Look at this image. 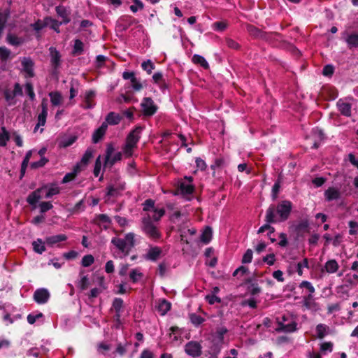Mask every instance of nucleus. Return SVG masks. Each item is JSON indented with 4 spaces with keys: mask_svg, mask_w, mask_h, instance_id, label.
<instances>
[{
    "mask_svg": "<svg viewBox=\"0 0 358 358\" xmlns=\"http://www.w3.org/2000/svg\"><path fill=\"white\" fill-rule=\"evenodd\" d=\"M337 107L341 113L345 116L351 115V105L340 99L337 102Z\"/></svg>",
    "mask_w": 358,
    "mask_h": 358,
    "instance_id": "5701e85b",
    "label": "nucleus"
},
{
    "mask_svg": "<svg viewBox=\"0 0 358 358\" xmlns=\"http://www.w3.org/2000/svg\"><path fill=\"white\" fill-rule=\"evenodd\" d=\"M324 196L327 201H333L338 199L340 196V191L335 187H329L324 192Z\"/></svg>",
    "mask_w": 358,
    "mask_h": 358,
    "instance_id": "a878e982",
    "label": "nucleus"
},
{
    "mask_svg": "<svg viewBox=\"0 0 358 358\" xmlns=\"http://www.w3.org/2000/svg\"><path fill=\"white\" fill-rule=\"evenodd\" d=\"M142 69L145 71L148 74H150L152 70L155 69L154 64L151 62V60L148 59L145 61L141 64Z\"/></svg>",
    "mask_w": 358,
    "mask_h": 358,
    "instance_id": "603ef678",
    "label": "nucleus"
},
{
    "mask_svg": "<svg viewBox=\"0 0 358 358\" xmlns=\"http://www.w3.org/2000/svg\"><path fill=\"white\" fill-rule=\"evenodd\" d=\"M308 228V222L307 220H302L296 227L298 233H304L307 231Z\"/></svg>",
    "mask_w": 358,
    "mask_h": 358,
    "instance_id": "bf43d9fd",
    "label": "nucleus"
},
{
    "mask_svg": "<svg viewBox=\"0 0 358 358\" xmlns=\"http://www.w3.org/2000/svg\"><path fill=\"white\" fill-rule=\"evenodd\" d=\"M184 179L185 180L180 183V190L182 194H191L194 189L192 184L193 178L191 176H185Z\"/></svg>",
    "mask_w": 358,
    "mask_h": 358,
    "instance_id": "ddd939ff",
    "label": "nucleus"
},
{
    "mask_svg": "<svg viewBox=\"0 0 358 358\" xmlns=\"http://www.w3.org/2000/svg\"><path fill=\"white\" fill-rule=\"evenodd\" d=\"M49 51L52 66L56 70L59 68L61 64V55L54 47H50L49 48Z\"/></svg>",
    "mask_w": 358,
    "mask_h": 358,
    "instance_id": "a211bd4d",
    "label": "nucleus"
},
{
    "mask_svg": "<svg viewBox=\"0 0 358 358\" xmlns=\"http://www.w3.org/2000/svg\"><path fill=\"white\" fill-rule=\"evenodd\" d=\"M2 132L0 133V146H5L9 141V134L4 127L1 128Z\"/></svg>",
    "mask_w": 358,
    "mask_h": 358,
    "instance_id": "8fccbe9b",
    "label": "nucleus"
},
{
    "mask_svg": "<svg viewBox=\"0 0 358 358\" xmlns=\"http://www.w3.org/2000/svg\"><path fill=\"white\" fill-rule=\"evenodd\" d=\"M212 27L215 31H223L227 29V24L223 21L215 22L213 24Z\"/></svg>",
    "mask_w": 358,
    "mask_h": 358,
    "instance_id": "5fc2aeb1",
    "label": "nucleus"
},
{
    "mask_svg": "<svg viewBox=\"0 0 358 358\" xmlns=\"http://www.w3.org/2000/svg\"><path fill=\"white\" fill-rule=\"evenodd\" d=\"M50 298V294L46 289H38L34 294V299L38 303H46Z\"/></svg>",
    "mask_w": 358,
    "mask_h": 358,
    "instance_id": "2eb2a0df",
    "label": "nucleus"
},
{
    "mask_svg": "<svg viewBox=\"0 0 358 358\" xmlns=\"http://www.w3.org/2000/svg\"><path fill=\"white\" fill-rule=\"evenodd\" d=\"M106 189L107 196H117L119 194L120 190H123L124 189V185H121L119 187H114L113 185H108Z\"/></svg>",
    "mask_w": 358,
    "mask_h": 358,
    "instance_id": "ea45409f",
    "label": "nucleus"
},
{
    "mask_svg": "<svg viewBox=\"0 0 358 358\" xmlns=\"http://www.w3.org/2000/svg\"><path fill=\"white\" fill-rule=\"evenodd\" d=\"M122 78L124 80H129L132 89L138 92L143 88V85L140 78H138L135 76V73L133 71H124L122 73Z\"/></svg>",
    "mask_w": 358,
    "mask_h": 358,
    "instance_id": "9d476101",
    "label": "nucleus"
},
{
    "mask_svg": "<svg viewBox=\"0 0 358 358\" xmlns=\"http://www.w3.org/2000/svg\"><path fill=\"white\" fill-rule=\"evenodd\" d=\"M135 234L129 232L125 234L123 238L115 236L111 239L113 246V255L115 258H124L127 257L132 248L135 246ZM113 251V249H111Z\"/></svg>",
    "mask_w": 358,
    "mask_h": 358,
    "instance_id": "f03ea898",
    "label": "nucleus"
},
{
    "mask_svg": "<svg viewBox=\"0 0 358 358\" xmlns=\"http://www.w3.org/2000/svg\"><path fill=\"white\" fill-rule=\"evenodd\" d=\"M6 41L13 46H20L24 42V40L22 37H19L15 34L9 33L6 37Z\"/></svg>",
    "mask_w": 358,
    "mask_h": 358,
    "instance_id": "b1692460",
    "label": "nucleus"
},
{
    "mask_svg": "<svg viewBox=\"0 0 358 358\" xmlns=\"http://www.w3.org/2000/svg\"><path fill=\"white\" fill-rule=\"evenodd\" d=\"M141 230L150 240L157 242L162 238L159 229L151 220V215L146 213L141 221Z\"/></svg>",
    "mask_w": 358,
    "mask_h": 358,
    "instance_id": "7ed1b4c3",
    "label": "nucleus"
},
{
    "mask_svg": "<svg viewBox=\"0 0 358 358\" xmlns=\"http://www.w3.org/2000/svg\"><path fill=\"white\" fill-rule=\"evenodd\" d=\"M153 215L151 216L152 222H158L165 215V210L163 208H156L152 212Z\"/></svg>",
    "mask_w": 358,
    "mask_h": 358,
    "instance_id": "79ce46f5",
    "label": "nucleus"
},
{
    "mask_svg": "<svg viewBox=\"0 0 358 358\" xmlns=\"http://www.w3.org/2000/svg\"><path fill=\"white\" fill-rule=\"evenodd\" d=\"M77 139V137L75 136H71L66 138L62 139L59 142V147L61 148H67L71 145Z\"/></svg>",
    "mask_w": 358,
    "mask_h": 358,
    "instance_id": "49530a36",
    "label": "nucleus"
},
{
    "mask_svg": "<svg viewBox=\"0 0 358 358\" xmlns=\"http://www.w3.org/2000/svg\"><path fill=\"white\" fill-rule=\"evenodd\" d=\"M44 189V188H40L34 192H31L27 197V201L30 205H34L36 204L41 199V196L40 194L41 192H42Z\"/></svg>",
    "mask_w": 358,
    "mask_h": 358,
    "instance_id": "c85d7f7f",
    "label": "nucleus"
},
{
    "mask_svg": "<svg viewBox=\"0 0 358 358\" xmlns=\"http://www.w3.org/2000/svg\"><path fill=\"white\" fill-rule=\"evenodd\" d=\"M94 96L95 92L94 91L90 90L86 92L85 96V105L83 106L85 108H92L94 106V103L93 101Z\"/></svg>",
    "mask_w": 358,
    "mask_h": 358,
    "instance_id": "c756f323",
    "label": "nucleus"
},
{
    "mask_svg": "<svg viewBox=\"0 0 358 358\" xmlns=\"http://www.w3.org/2000/svg\"><path fill=\"white\" fill-rule=\"evenodd\" d=\"M143 210L144 212H153L157 208L155 206V201L151 199H146L143 203Z\"/></svg>",
    "mask_w": 358,
    "mask_h": 358,
    "instance_id": "58836bf2",
    "label": "nucleus"
},
{
    "mask_svg": "<svg viewBox=\"0 0 358 358\" xmlns=\"http://www.w3.org/2000/svg\"><path fill=\"white\" fill-rule=\"evenodd\" d=\"M129 277L132 283H137L143 278V273L140 268H136L130 271Z\"/></svg>",
    "mask_w": 358,
    "mask_h": 358,
    "instance_id": "393cba45",
    "label": "nucleus"
},
{
    "mask_svg": "<svg viewBox=\"0 0 358 358\" xmlns=\"http://www.w3.org/2000/svg\"><path fill=\"white\" fill-rule=\"evenodd\" d=\"M141 106L145 116H152L157 110V106L150 97L144 98L141 103Z\"/></svg>",
    "mask_w": 358,
    "mask_h": 358,
    "instance_id": "1a4fd4ad",
    "label": "nucleus"
},
{
    "mask_svg": "<svg viewBox=\"0 0 358 358\" xmlns=\"http://www.w3.org/2000/svg\"><path fill=\"white\" fill-rule=\"evenodd\" d=\"M138 20L135 19L134 17L129 15L122 16L119 20H118V27L121 29V30H127L129 27H131L133 24H137Z\"/></svg>",
    "mask_w": 358,
    "mask_h": 358,
    "instance_id": "4468645a",
    "label": "nucleus"
},
{
    "mask_svg": "<svg viewBox=\"0 0 358 358\" xmlns=\"http://www.w3.org/2000/svg\"><path fill=\"white\" fill-rule=\"evenodd\" d=\"M143 129L142 127L137 126L127 135L125 144L122 148V152L125 157L129 158L132 157L134 150L137 148V143L141 138Z\"/></svg>",
    "mask_w": 358,
    "mask_h": 358,
    "instance_id": "20e7f679",
    "label": "nucleus"
},
{
    "mask_svg": "<svg viewBox=\"0 0 358 358\" xmlns=\"http://www.w3.org/2000/svg\"><path fill=\"white\" fill-rule=\"evenodd\" d=\"M107 123L103 122L100 127L96 129L92 135V141L96 143L104 136L107 130Z\"/></svg>",
    "mask_w": 358,
    "mask_h": 358,
    "instance_id": "4be33fe9",
    "label": "nucleus"
},
{
    "mask_svg": "<svg viewBox=\"0 0 358 358\" xmlns=\"http://www.w3.org/2000/svg\"><path fill=\"white\" fill-rule=\"evenodd\" d=\"M94 222L104 229H107L110 227L111 220L106 214H99L95 216Z\"/></svg>",
    "mask_w": 358,
    "mask_h": 358,
    "instance_id": "dca6fc26",
    "label": "nucleus"
},
{
    "mask_svg": "<svg viewBox=\"0 0 358 358\" xmlns=\"http://www.w3.org/2000/svg\"><path fill=\"white\" fill-rule=\"evenodd\" d=\"M67 239V236L65 234H58L47 237L45 238V243L52 246L57 243L65 241Z\"/></svg>",
    "mask_w": 358,
    "mask_h": 358,
    "instance_id": "cd10ccee",
    "label": "nucleus"
},
{
    "mask_svg": "<svg viewBox=\"0 0 358 358\" xmlns=\"http://www.w3.org/2000/svg\"><path fill=\"white\" fill-rule=\"evenodd\" d=\"M56 12L62 18V23L67 24L70 22L69 13L65 7L62 6H57Z\"/></svg>",
    "mask_w": 358,
    "mask_h": 358,
    "instance_id": "2f4dec72",
    "label": "nucleus"
},
{
    "mask_svg": "<svg viewBox=\"0 0 358 358\" xmlns=\"http://www.w3.org/2000/svg\"><path fill=\"white\" fill-rule=\"evenodd\" d=\"M168 265L165 262H161L158 265L157 273L161 277H164L167 271Z\"/></svg>",
    "mask_w": 358,
    "mask_h": 358,
    "instance_id": "0e129e2a",
    "label": "nucleus"
},
{
    "mask_svg": "<svg viewBox=\"0 0 358 358\" xmlns=\"http://www.w3.org/2000/svg\"><path fill=\"white\" fill-rule=\"evenodd\" d=\"M192 62L196 64H199L205 69H208L209 68L208 63L205 59V58L199 55H194L192 57Z\"/></svg>",
    "mask_w": 358,
    "mask_h": 358,
    "instance_id": "e433bc0d",
    "label": "nucleus"
},
{
    "mask_svg": "<svg viewBox=\"0 0 358 358\" xmlns=\"http://www.w3.org/2000/svg\"><path fill=\"white\" fill-rule=\"evenodd\" d=\"M162 253V249L158 246L150 247L145 255L147 260L156 262Z\"/></svg>",
    "mask_w": 358,
    "mask_h": 358,
    "instance_id": "f3484780",
    "label": "nucleus"
},
{
    "mask_svg": "<svg viewBox=\"0 0 358 358\" xmlns=\"http://www.w3.org/2000/svg\"><path fill=\"white\" fill-rule=\"evenodd\" d=\"M317 336L322 338L329 332V327L325 324H318L316 327Z\"/></svg>",
    "mask_w": 358,
    "mask_h": 358,
    "instance_id": "a18cd8bd",
    "label": "nucleus"
},
{
    "mask_svg": "<svg viewBox=\"0 0 358 358\" xmlns=\"http://www.w3.org/2000/svg\"><path fill=\"white\" fill-rule=\"evenodd\" d=\"M25 92L29 96L31 101H34L36 99V94L34 91V86L31 82L28 81L24 85Z\"/></svg>",
    "mask_w": 358,
    "mask_h": 358,
    "instance_id": "37998d69",
    "label": "nucleus"
},
{
    "mask_svg": "<svg viewBox=\"0 0 358 358\" xmlns=\"http://www.w3.org/2000/svg\"><path fill=\"white\" fill-rule=\"evenodd\" d=\"M278 327L276 330L286 333L293 332L296 329V323L289 315H283L277 318Z\"/></svg>",
    "mask_w": 358,
    "mask_h": 358,
    "instance_id": "39448f33",
    "label": "nucleus"
},
{
    "mask_svg": "<svg viewBox=\"0 0 358 358\" xmlns=\"http://www.w3.org/2000/svg\"><path fill=\"white\" fill-rule=\"evenodd\" d=\"M115 149L112 145H108L106 151V158L104 166L112 167L117 162L122 159V152H117L113 156H112Z\"/></svg>",
    "mask_w": 358,
    "mask_h": 358,
    "instance_id": "6e6552de",
    "label": "nucleus"
},
{
    "mask_svg": "<svg viewBox=\"0 0 358 358\" xmlns=\"http://www.w3.org/2000/svg\"><path fill=\"white\" fill-rule=\"evenodd\" d=\"M41 213H45L52 208V204L49 201L41 202L39 205Z\"/></svg>",
    "mask_w": 358,
    "mask_h": 358,
    "instance_id": "774afa93",
    "label": "nucleus"
},
{
    "mask_svg": "<svg viewBox=\"0 0 358 358\" xmlns=\"http://www.w3.org/2000/svg\"><path fill=\"white\" fill-rule=\"evenodd\" d=\"M300 287L306 288L307 289L306 294H308V295H305L303 296V306L306 309H311L313 306V298L312 296V294L313 293V287L310 282L308 281H303L300 284Z\"/></svg>",
    "mask_w": 358,
    "mask_h": 358,
    "instance_id": "0eeeda50",
    "label": "nucleus"
},
{
    "mask_svg": "<svg viewBox=\"0 0 358 358\" xmlns=\"http://www.w3.org/2000/svg\"><path fill=\"white\" fill-rule=\"evenodd\" d=\"M171 304L166 299H159L156 306L157 311L162 316L165 315L170 310Z\"/></svg>",
    "mask_w": 358,
    "mask_h": 358,
    "instance_id": "6ab92c4d",
    "label": "nucleus"
},
{
    "mask_svg": "<svg viewBox=\"0 0 358 358\" xmlns=\"http://www.w3.org/2000/svg\"><path fill=\"white\" fill-rule=\"evenodd\" d=\"M32 245L34 250L38 254H42L45 250L44 243L40 238L34 241Z\"/></svg>",
    "mask_w": 358,
    "mask_h": 358,
    "instance_id": "c03bdc74",
    "label": "nucleus"
},
{
    "mask_svg": "<svg viewBox=\"0 0 358 358\" xmlns=\"http://www.w3.org/2000/svg\"><path fill=\"white\" fill-rule=\"evenodd\" d=\"M22 69L20 72L24 74L25 78H31L35 76L34 62L29 57H24L20 58Z\"/></svg>",
    "mask_w": 358,
    "mask_h": 358,
    "instance_id": "423d86ee",
    "label": "nucleus"
},
{
    "mask_svg": "<svg viewBox=\"0 0 358 358\" xmlns=\"http://www.w3.org/2000/svg\"><path fill=\"white\" fill-rule=\"evenodd\" d=\"M345 41L348 44L349 48L358 47V34H351L347 35L345 38Z\"/></svg>",
    "mask_w": 358,
    "mask_h": 358,
    "instance_id": "7c9ffc66",
    "label": "nucleus"
},
{
    "mask_svg": "<svg viewBox=\"0 0 358 358\" xmlns=\"http://www.w3.org/2000/svg\"><path fill=\"white\" fill-rule=\"evenodd\" d=\"M92 156L93 150L90 148H88L83 155L80 162H78L76 166H79L80 171L83 170L88 164L90 160L92 158Z\"/></svg>",
    "mask_w": 358,
    "mask_h": 358,
    "instance_id": "aec40b11",
    "label": "nucleus"
},
{
    "mask_svg": "<svg viewBox=\"0 0 358 358\" xmlns=\"http://www.w3.org/2000/svg\"><path fill=\"white\" fill-rule=\"evenodd\" d=\"M308 262L307 259H303L301 262L295 265L296 271L299 275H302L304 268H308Z\"/></svg>",
    "mask_w": 358,
    "mask_h": 358,
    "instance_id": "de8ad7c7",
    "label": "nucleus"
},
{
    "mask_svg": "<svg viewBox=\"0 0 358 358\" xmlns=\"http://www.w3.org/2000/svg\"><path fill=\"white\" fill-rule=\"evenodd\" d=\"M41 112L38 114L37 117L38 122L34 128V132H36L40 127L44 126L45 124L48 116V102L45 99H43L41 101Z\"/></svg>",
    "mask_w": 358,
    "mask_h": 358,
    "instance_id": "f8f14e48",
    "label": "nucleus"
},
{
    "mask_svg": "<svg viewBox=\"0 0 358 358\" xmlns=\"http://www.w3.org/2000/svg\"><path fill=\"white\" fill-rule=\"evenodd\" d=\"M48 162V159L45 157H42L41 159L38 161L31 164V169H38L43 167L45 165V164Z\"/></svg>",
    "mask_w": 358,
    "mask_h": 358,
    "instance_id": "e2e57ef3",
    "label": "nucleus"
},
{
    "mask_svg": "<svg viewBox=\"0 0 358 358\" xmlns=\"http://www.w3.org/2000/svg\"><path fill=\"white\" fill-rule=\"evenodd\" d=\"M89 280L87 276L84 275L81 278L78 282V287L81 290H85L88 287Z\"/></svg>",
    "mask_w": 358,
    "mask_h": 358,
    "instance_id": "338daca9",
    "label": "nucleus"
},
{
    "mask_svg": "<svg viewBox=\"0 0 358 358\" xmlns=\"http://www.w3.org/2000/svg\"><path fill=\"white\" fill-rule=\"evenodd\" d=\"M324 268L327 273H333L338 270V264L335 260H329L325 264Z\"/></svg>",
    "mask_w": 358,
    "mask_h": 358,
    "instance_id": "a19ab883",
    "label": "nucleus"
},
{
    "mask_svg": "<svg viewBox=\"0 0 358 358\" xmlns=\"http://www.w3.org/2000/svg\"><path fill=\"white\" fill-rule=\"evenodd\" d=\"M212 238V229L207 226L204 228L201 235V237H200V239H201V241H202L203 243H208L210 240Z\"/></svg>",
    "mask_w": 358,
    "mask_h": 358,
    "instance_id": "f704fd0d",
    "label": "nucleus"
},
{
    "mask_svg": "<svg viewBox=\"0 0 358 358\" xmlns=\"http://www.w3.org/2000/svg\"><path fill=\"white\" fill-rule=\"evenodd\" d=\"M84 50V44L80 39H76L73 49V55H80Z\"/></svg>",
    "mask_w": 358,
    "mask_h": 358,
    "instance_id": "4c0bfd02",
    "label": "nucleus"
},
{
    "mask_svg": "<svg viewBox=\"0 0 358 358\" xmlns=\"http://www.w3.org/2000/svg\"><path fill=\"white\" fill-rule=\"evenodd\" d=\"M122 120V117L114 112H110L106 117V123L110 125L118 124Z\"/></svg>",
    "mask_w": 358,
    "mask_h": 358,
    "instance_id": "bb28decb",
    "label": "nucleus"
},
{
    "mask_svg": "<svg viewBox=\"0 0 358 358\" xmlns=\"http://www.w3.org/2000/svg\"><path fill=\"white\" fill-rule=\"evenodd\" d=\"M189 320L194 326H199L205 321L204 318L195 313H192L189 315Z\"/></svg>",
    "mask_w": 358,
    "mask_h": 358,
    "instance_id": "3c124183",
    "label": "nucleus"
},
{
    "mask_svg": "<svg viewBox=\"0 0 358 358\" xmlns=\"http://www.w3.org/2000/svg\"><path fill=\"white\" fill-rule=\"evenodd\" d=\"M60 192V188L57 185H51L45 194V198H50Z\"/></svg>",
    "mask_w": 358,
    "mask_h": 358,
    "instance_id": "864d4df0",
    "label": "nucleus"
},
{
    "mask_svg": "<svg viewBox=\"0 0 358 358\" xmlns=\"http://www.w3.org/2000/svg\"><path fill=\"white\" fill-rule=\"evenodd\" d=\"M201 345L196 341H189L185 345V352L192 357H198L201 355Z\"/></svg>",
    "mask_w": 358,
    "mask_h": 358,
    "instance_id": "9b49d317",
    "label": "nucleus"
},
{
    "mask_svg": "<svg viewBox=\"0 0 358 358\" xmlns=\"http://www.w3.org/2000/svg\"><path fill=\"white\" fill-rule=\"evenodd\" d=\"M152 79L155 83L160 85L161 88H163L164 87H165L164 83H163V86L161 85V83L163 82V75L162 73L157 72V73H154V75L152 76Z\"/></svg>",
    "mask_w": 358,
    "mask_h": 358,
    "instance_id": "680f3d73",
    "label": "nucleus"
},
{
    "mask_svg": "<svg viewBox=\"0 0 358 358\" xmlns=\"http://www.w3.org/2000/svg\"><path fill=\"white\" fill-rule=\"evenodd\" d=\"M252 260V250L251 249H248L242 258L243 264H248L250 263Z\"/></svg>",
    "mask_w": 358,
    "mask_h": 358,
    "instance_id": "052dcab7",
    "label": "nucleus"
},
{
    "mask_svg": "<svg viewBox=\"0 0 358 358\" xmlns=\"http://www.w3.org/2000/svg\"><path fill=\"white\" fill-rule=\"evenodd\" d=\"M94 262V258L92 255H85L82 259V265L84 267H88Z\"/></svg>",
    "mask_w": 358,
    "mask_h": 358,
    "instance_id": "4d7b16f0",
    "label": "nucleus"
},
{
    "mask_svg": "<svg viewBox=\"0 0 358 358\" xmlns=\"http://www.w3.org/2000/svg\"><path fill=\"white\" fill-rule=\"evenodd\" d=\"M49 96L50 98V101L52 106H57L62 104V96L60 92H51L49 93Z\"/></svg>",
    "mask_w": 358,
    "mask_h": 358,
    "instance_id": "72a5a7b5",
    "label": "nucleus"
},
{
    "mask_svg": "<svg viewBox=\"0 0 358 358\" xmlns=\"http://www.w3.org/2000/svg\"><path fill=\"white\" fill-rule=\"evenodd\" d=\"M10 50L4 46H0V59L2 61L7 60L10 55Z\"/></svg>",
    "mask_w": 358,
    "mask_h": 358,
    "instance_id": "6e6d98bb",
    "label": "nucleus"
},
{
    "mask_svg": "<svg viewBox=\"0 0 358 358\" xmlns=\"http://www.w3.org/2000/svg\"><path fill=\"white\" fill-rule=\"evenodd\" d=\"M43 315L41 313H37L36 315H34V314H29L27 316V322L30 324H34L36 322V321L38 319L43 317Z\"/></svg>",
    "mask_w": 358,
    "mask_h": 358,
    "instance_id": "69168bd1",
    "label": "nucleus"
},
{
    "mask_svg": "<svg viewBox=\"0 0 358 358\" xmlns=\"http://www.w3.org/2000/svg\"><path fill=\"white\" fill-rule=\"evenodd\" d=\"M123 307V300L120 298H115L113 302V308L115 312H121Z\"/></svg>",
    "mask_w": 358,
    "mask_h": 358,
    "instance_id": "13d9d810",
    "label": "nucleus"
},
{
    "mask_svg": "<svg viewBox=\"0 0 358 358\" xmlns=\"http://www.w3.org/2000/svg\"><path fill=\"white\" fill-rule=\"evenodd\" d=\"M196 230L194 228H191V229H188L187 230L181 231V234H180L181 241L186 243H189L188 240L186 238L187 235L189 234L191 236H193V235L196 234Z\"/></svg>",
    "mask_w": 358,
    "mask_h": 358,
    "instance_id": "09e8293b",
    "label": "nucleus"
},
{
    "mask_svg": "<svg viewBox=\"0 0 358 358\" xmlns=\"http://www.w3.org/2000/svg\"><path fill=\"white\" fill-rule=\"evenodd\" d=\"M290 201L283 200L277 206L271 205L266 210L265 221L268 223H276L287 220L292 209Z\"/></svg>",
    "mask_w": 358,
    "mask_h": 358,
    "instance_id": "f257e3e1",
    "label": "nucleus"
},
{
    "mask_svg": "<svg viewBox=\"0 0 358 358\" xmlns=\"http://www.w3.org/2000/svg\"><path fill=\"white\" fill-rule=\"evenodd\" d=\"M221 351V347L217 344H213L206 352V356L208 358H217Z\"/></svg>",
    "mask_w": 358,
    "mask_h": 358,
    "instance_id": "473e14b6",
    "label": "nucleus"
},
{
    "mask_svg": "<svg viewBox=\"0 0 358 358\" xmlns=\"http://www.w3.org/2000/svg\"><path fill=\"white\" fill-rule=\"evenodd\" d=\"M333 350V343L331 342L322 343L320 348V353L315 352V358H321V355H326Z\"/></svg>",
    "mask_w": 358,
    "mask_h": 358,
    "instance_id": "412c9836",
    "label": "nucleus"
},
{
    "mask_svg": "<svg viewBox=\"0 0 358 358\" xmlns=\"http://www.w3.org/2000/svg\"><path fill=\"white\" fill-rule=\"evenodd\" d=\"M81 171L80 170L79 166H75L73 172L69 173L65 175V176L62 179V183H67L71 180H73L76 175L80 173Z\"/></svg>",
    "mask_w": 358,
    "mask_h": 358,
    "instance_id": "c9c22d12",
    "label": "nucleus"
}]
</instances>
